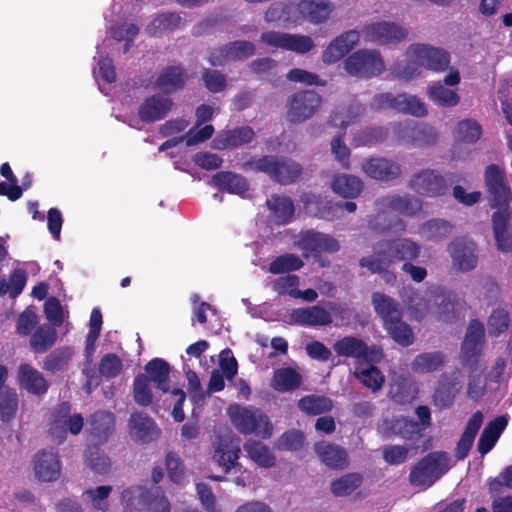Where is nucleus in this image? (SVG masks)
<instances>
[{
	"instance_id": "nucleus-63",
	"label": "nucleus",
	"mask_w": 512,
	"mask_h": 512,
	"mask_svg": "<svg viewBox=\"0 0 512 512\" xmlns=\"http://www.w3.org/2000/svg\"><path fill=\"white\" fill-rule=\"evenodd\" d=\"M458 138L466 143H475L482 134V128L477 121L465 119L457 125Z\"/></svg>"
},
{
	"instance_id": "nucleus-61",
	"label": "nucleus",
	"mask_w": 512,
	"mask_h": 512,
	"mask_svg": "<svg viewBox=\"0 0 512 512\" xmlns=\"http://www.w3.org/2000/svg\"><path fill=\"white\" fill-rule=\"evenodd\" d=\"M226 56L230 60H244L255 53V45L246 40H237L225 45Z\"/></svg>"
},
{
	"instance_id": "nucleus-9",
	"label": "nucleus",
	"mask_w": 512,
	"mask_h": 512,
	"mask_svg": "<svg viewBox=\"0 0 512 512\" xmlns=\"http://www.w3.org/2000/svg\"><path fill=\"white\" fill-rule=\"evenodd\" d=\"M484 182L490 195L491 207L497 211L508 209L512 200V191L506 182L505 169L497 164H490L484 171Z\"/></svg>"
},
{
	"instance_id": "nucleus-14",
	"label": "nucleus",
	"mask_w": 512,
	"mask_h": 512,
	"mask_svg": "<svg viewBox=\"0 0 512 512\" xmlns=\"http://www.w3.org/2000/svg\"><path fill=\"white\" fill-rule=\"evenodd\" d=\"M261 41L268 46L305 54L314 48L311 37L301 34H289L278 31H267L261 34Z\"/></svg>"
},
{
	"instance_id": "nucleus-18",
	"label": "nucleus",
	"mask_w": 512,
	"mask_h": 512,
	"mask_svg": "<svg viewBox=\"0 0 512 512\" xmlns=\"http://www.w3.org/2000/svg\"><path fill=\"white\" fill-rule=\"evenodd\" d=\"M410 52L413 53L422 67L442 72L448 69L450 64V55L441 48H436L428 44H412Z\"/></svg>"
},
{
	"instance_id": "nucleus-22",
	"label": "nucleus",
	"mask_w": 512,
	"mask_h": 512,
	"mask_svg": "<svg viewBox=\"0 0 512 512\" xmlns=\"http://www.w3.org/2000/svg\"><path fill=\"white\" fill-rule=\"evenodd\" d=\"M256 137V133L250 126H238L219 132L213 139V147L217 150L234 149L250 144Z\"/></svg>"
},
{
	"instance_id": "nucleus-36",
	"label": "nucleus",
	"mask_w": 512,
	"mask_h": 512,
	"mask_svg": "<svg viewBox=\"0 0 512 512\" xmlns=\"http://www.w3.org/2000/svg\"><path fill=\"white\" fill-rule=\"evenodd\" d=\"M215 187L230 194L243 195L249 189V183L245 177L231 171H220L212 177Z\"/></svg>"
},
{
	"instance_id": "nucleus-33",
	"label": "nucleus",
	"mask_w": 512,
	"mask_h": 512,
	"mask_svg": "<svg viewBox=\"0 0 512 512\" xmlns=\"http://www.w3.org/2000/svg\"><path fill=\"white\" fill-rule=\"evenodd\" d=\"M241 449L238 443L233 441H221L215 448L213 460L222 468L225 474L232 469L241 468L238 462Z\"/></svg>"
},
{
	"instance_id": "nucleus-60",
	"label": "nucleus",
	"mask_w": 512,
	"mask_h": 512,
	"mask_svg": "<svg viewBox=\"0 0 512 512\" xmlns=\"http://www.w3.org/2000/svg\"><path fill=\"white\" fill-rule=\"evenodd\" d=\"M487 324L490 336H500L509 327L510 317L508 312L503 308L494 309L488 318Z\"/></svg>"
},
{
	"instance_id": "nucleus-51",
	"label": "nucleus",
	"mask_w": 512,
	"mask_h": 512,
	"mask_svg": "<svg viewBox=\"0 0 512 512\" xmlns=\"http://www.w3.org/2000/svg\"><path fill=\"white\" fill-rule=\"evenodd\" d=\"M316 205V216L329 221L337 218L339 212H341L343 209L350 213L355 212L357 209L356 203L352 201L333 203L328 200H319L317 201Z\"/></svg>"
},
{
	"instance_id": "nucleus-12",
	"label": "nucleus",
	"mask_w": 512,
	"mask_h": 512,
	"mask_svg": "<svg viewBox=\"0 0 512 512\" xmlns=\"http://www.w3.org/2000/svg\"><path fill=\"white\" fill-rule=\"evenodd\" d=\"M409 187L417 194L436 198L449 192L447 179L435 169L424 168L414 173L409 181Z\"/></svg>"
},
{
	"instance_id": "nucleus-43",
	"label": "nucleus",
	"mask_w": 512,
	"mask_h": 512,
	"mask_svg": "<svg viewBox=\"0 0 512 512\" xmlns=\"http://www.w3.org/2000/svg\"><path fill=\"white\" fill-rule=\"evenodd\" d=\"M406 55V60L397 61L391 66L390 72L395 79L408 81L421 73L422 65L417 61L415 55L410 52V46Z\"/></svg>"
},
{
	"instance_id": "nucleus-3",
	"label": "nucleus",
	"mask_w": 512,
	"mask_h": 512,
	"mask_svg": "<svg viewBox=\"0 0 512 512\" xmlns=\"http://www.w3.org/2000/svg\"><path fill=\"white\" fill-rule=\"evenodd\" d=\"M245 171L261 172L272 181L282 185L295 183L301 176L303 168L295 160L277 155H264L260 158H251L242 164Z\"/></svg>"
},
{
	"instance_id": "nucleus-24",
	"label": "nucleus",
	"mask_w": 512,
	"mask_h": 512,
	"mask_svg": "<svg viewBox=\"0 0 512 512\" xmlns=\"http://www.w3.org/2000/svg\"><path fill=\"white\" fill-rule=\"evenodd\" d=\"M352 121L353 119L351 117L344 119L342 114L338 111L333 112L329 118V123L331 126H340L341 128V131H339L331 141V151L334 154L335 159L344 169L350 168V149L344 142V136L347 126Z\"/></svg>"
},
{
	"instance_id": "nucleus-45",
	"label": "nucleus",
	"mask_w": 512,
	"mask_h": 512,
	"mask_svg": "<svg viewBox=\"0 0 512 512\" xmlns=\"http://www.w3.org/2000/svg\"><path fill=\"white\" fill-rule=\"evenodd\" d=\"M244 450L248 457L264 468H271L275 465L276 458L271 453L270 449L261 441L248 440L244 444Z\"/></svg>"
},
{
	"instance_id": "nucleus-47",
	"label": "nucleus",
	"mask_w": 512,
	"mask_h": 512,
	"mask_svg": "<svg viewBox=\"0 0 512 512\" xmlns=\"http://www.w3.org/2000/svg\"><path fill=\"white\" fill-rule=\"evenodd\" d=\"M428 98L435 104L442 107H455L460 102V96L452 89L437 82L427 89Z\"/></svg>"
},
{
	"instance_id": "nucleus-17",
	"label": "nucleus",
	"mask_w": 512,
	"mask_h": 512,
	"mask_svg": "<svg viewBox=\"0 0 512 512\" xmlns=\"http://www.w3.org/2000/svg\"><path fill=\"white\" fill-rule=\"evenodd\" d=\"M35 476L43 482L57 481L61 475V462L58 450L41 449L33 457Z\"/></svg>"
},
{
	"instance_id": "nucleus-35",
	"label": "nucleus",
	"mask_w": 512,
	"mask_h": 512,
	"mask_svg": "<svg viewBox=\"0 0 512 512\" xmlns=\"http://www.w3.org/2000/svg\"><path fill=\"white\" fill-rule=\"evenodd\" d=\"M131 433L143 443L154 441L159 435L155 421L144 413H133L130 417Z\"/></svg>"
},
{
	"instance_id": "nucleus-46",
	"label": "nucleus",
	"mask_w": 512,
	"mask_h": 512,
	"mask_svg": "<svg viewBox=\"0 0 512 512\" xmlns=\"http://www.w3.org/2000/svg\"><path fill=\"white\" fill-rule=\"evenodd\" d=\"M363 476L358 472L347 473L331 482V492L336 497L351 495L363 483Z\"/></svg>"
},
{
	"instance_id": "nucleus-40",
	"label": "nucleus",
	"mask_w": 512,
	"mask_h": 512,
	"mask_svg": "<svg viewBox=\"0 0 512 512\" xmlns=\"http://www.w3.org/2000/svg\"><path fill=\"white\" fill-rule=\"evenodd\" d=\"M302 383L301 374L292 367H283L274 371L272 387L274 390L284 393L296 390Z\"/></svg>"
},
{
	"instance_id": "nucleus-8",
	"label": "nucleus",
	"mask_w": 512,
	"mask_h": 512,
	"mask_svg": "<svg viewBox=\"0 0 512 512\" xmlns=\"http://www.w3.org/2000/svg\"><path fill=\"white\" fill-rule=\"evenodd\" d=\"M322 105L321 96L314 90H302L286 101V117L290 123L300 124L312 118Z\"/></svg>"
},
{
	"instance_id": "nucleus-11",
	"label": "nucleus",
	"mask_w": 512,
	"mask_h": 512,
	"mask_svg": "<svg viewBox=\"0 0 512 512\" xmlns=\"http://www.w3.org/2000/svg\"><path fill=\"white\" fill-rule=\"evenodd\" d=\"M333 350L339 357L354 358L367 363H378L382 358V350L376 345L367 343L356 336H345L333 344Z\"/></svg>"
},
{
	"instance_id": "nucleus-32",
	"label": "nucleus",
	"mask_w": 512,
	"mask_h": 512,
	"mask_svg": "<svg viewBox=\"0 0 512 512\" xmlns=\"http://www.w3.org/2000/svg\"><path fill=\"white\" fill-rule=\"evenodd\" d=\"M483 424V414L481 411H476L472 414L468 420L465 429L457 443L455 449V458L457 460H463L469 454L475 437Z\"/></svg>"
},
{
	"instance_id": "nucleus-15",
	"label": "nucleus",
	"mask_w": 512,
	"mask_h": 512,
	"mask_svg": "<svg viewBox=\"0 0 512 512\" xmlns=\"http://www.w3.org/2000/svg\"><path fill=\"white\" fill-rule=\"evenodd\" d=\"M452 264L461 272L474 270L478 265V249L474 241L457 237L448 245Z\"/></svg>"
},
{
	"instance_id": "nucleus-5",
	"label": "nucleus",
	"mask_w": 512,
	"mask_h": 512,
	"mask_svg": "<svg viewBox=\"0 0 512 512\" xmlns=\"http://www.w3.org/2000/svg\"><path fill=\"white\" fill-rule=\"evenodd\" d=\"M370 107L379 111L392 109L398 113L414 117H425L428 114L425 103L416 95L400 93L394 95L391 92L376 94L372 97Z\"/></svg>"
},
{
	"instance_id": "nucleus-4",
	"label": "nucleus",
	"mask_w": 512,
	"mask_h": 512,
	"mask_svg": "<svg viewBox=\"0 0 512 512\" xmlns=\"http://www.w3.org/2000/svg\"><path fill=\"white\" fill-rule=\"evenodd\" d=\"M449 470L446 452H430L421 458L409 473V482L415 487H431Z\"/></svg>"
},
{
	"instance_id": "nucleus-48",
	"label": "nucleus",
	"mask_w": 512,
	"mask_h": 512,
	"mask_svg": "<svg viewBox=\"0 0 512 512\" xmlns=\"http://www.w3.org/2000/svg\"><path fill=\"white\" fill-rule=\"evenodd\" d=\"M73 355L70 347H59L51 351L43 361V369L50 373H57L64 370Z\"/></svg>"
},
{
	"instance_id": "nucleus-20",
	"label": "nucleus",
	"mask_w": 512,
	"mask_h": 512,
	"mask_svg": "<svg viewBox=\"0 0 512 512\" xmlns=\"http://www.w3.org/2000/svg\"><path fill=\"white\" fill-rule=\"evenodd\" d=\"M173 107V100L161 94H153L143 100L138 116L143 123H154L164 119Z\"/></svg>"
},
{
	"instance_id": "nucleus-23",
	"label": "nucleus",
	"mask_w": 512,
	"mask_h": 512,
	"mask_svg": "<svg viewBox=\"0 0 512 512\" xmlns=\"http://www.w3.org/2000/svg\"><path fill=\"white\" fill-rule=\"evenodd\" d=\"M335 10V4L330 0H299L297 11L302 19L320 25L326 23Z\"/></svg>"
},
{
	"instance_id": "nucleus-56",
	"label": "nucleus",
	"mask_w": 512,
	"mask_h": 512,
	"mask_svg": "<svg viewBox=\"0 0 512 512\" xmlns=\"http://www.w3.org/2000/svg\"><path fill=\"white\" fill-rule=\"evenodd\" d=\"M377 213L368 220V228L376 234L389 232L392 227V219L389 215L390 208H384L378 204V199L374 203Z\"/></svg>"
},
{
	"instance_id": "nucleus-16",
	"label": "nucleus",
	"mask_w": 512,
	"mask_h": 512,
	"mask_svg": "<svg viewBox=\"0 0 512 512\" xmlns=\"http://www.w3.org/2000/svg\"><path fill=\"white\" fill-rule=\"evenodd\" d=\"M298 245L304 257H317L323 252L335 253L340 249L338 240L333 236L312 230L300 234Z\"/></svg>"
},
{
	"instance_id": "nucleus-34",
	"label": "nucleus",
	"mask_w": 512,
	"mask_h": 512,
	"mask_svg": "<svg viewBox=\"0 0 512 512\" xmlns=\"http://www.w3.org/2000/svg\"><path fill=\"white\" fill-rule=\"evenodd\" d=\"M507 424L508 419L505 416H498L486 425L477 444L478 452L481 455L487 454L494 448Z\"/></svg>"
},
{
	"instance_id": "nucleus-38",
	"label": "nucleus",
	"mask_w": 512,
	"mask_h": 512,
	"mask_svg": "<svg viewBox=\"0 0 512 512\" xmlns=\"http://www.w3.org/2000/svg\"><path fill=\"white\" fill-rule=\"evenodd\" d=\"M57 340V331L50 324H43L30 335L29 346L36 354H43L49 351Z\"/></svg>"
},
{
	"instance_id": "nucleus-64",
	"label": "nucleus",
	"mask_w": 512,
	"mask_h": 512,
	"mask_svg": "<svg viewBox=\"0 0 512 512\" xmlns=\"http://www.w3.org/2000/svg\"><path fill=\"white\" fill-rule=\"evenodd\" d=\"M409 135L412 139L421 145H432L437 141V133L435 129L425 124H415L407 127Z\"/></svg>"
},
{
	"instance_id": "nucleus-58",
	"label": "nucleus",
	"mask_w": 512,
	"mask_h": 512,
	"mask_svg": "<svg viewBox=\"0 0 512 512\" xmlns=\"http://www.w3.org/2000/svg\"><path fill=\"white\" fill-rule=\"evenodd\" d=\"M39 324V317L32 306L27 307L19 314L16 320V334L21 337L30 336Z\"/></svg>"
},
{
	"instance_id": "nucleus-25",
	"label": "nucleus",
	"mask_w": 512,
	"mask_h": 512,
	"mask_svg": "<svg viewBox=\"0 0 512 512\" xmlns=\"http://www.w3.org/2000/svg\"><path fill=\"white\" fill-rule=\"evenodd\" d=\"M511 213L508 209L495 211L492 214V230L498 251L512 253V231L510 230Z\"/></svg>"
},
{
	"instance_id": "nucleus-59",
	"label": "nucleus",
	"mask_w": 512,
	"mask_h": 512,
	"mask_svg": "<svg viewBox=\"0 0 512 512\" xmlns=\"http://www.w3.org/2000/svg\"><path fill=\"white\" fill-rule=\"evenodd\" d=\"M305 441L304 433L300 430L291 429L285 431L276 441L275 447L279 451H299Z\"/></svg>"
},
{
	"instance_id": "nucleus-7",
	"label": "nucleus",
	"mask_w": 512,
	"mask_h": 512,
	"mask_svg": "<svg viewBox=\"0 0 512 512\" xmlns=\"http://www.w3.org/2000/svg\"><path fill=\"white\" fill-rule=\"evenodd\" d=\"M344 68L351 76L368 79L380 75L385 64L379 51L360 49L345 59Z\"/></svg>"
},
{
	"instance_id": "nucleus-41",
	"label": "nucleus",
	"mask_w": 512,
	"mask_h": 512,
	"mask_svg": "<svg viewBox=\"0 0 512 512\" xmlns=\"http://www.w3.org/2000/svg\"><path fill=\"white\" fill-rule=\"evenodd\" d=\"M332 190L343 198L353 199L360 195L363 190V182L353 175H338L331 183Z\"/></svg>"
},
{
	"instance_id": "nucleus-55",
	"label": "nucleus",
	"mask_w": 512,
	"mask_h": 512,
	"mask_svg": "<svg viewBox=\"0 0 512 512\" xmlns=\"http://www.w3.org/2000/svg\"><path fill=\"white\" fill-rule=\"evenodd\" d=\"M133 397L135 402L147 407L153 402V394L150 388V378L144 374L139 373L133 381Z\"/></svg>"
},
{
	"instance_id": "nucleus-44",
	"label": "nucleus",
	"mask_w": 512,
	"mask_h": 512,
	"mask_svg": "<svg viewBox=\"0 0 512 512\" xmlns=\"http://www.w3.org/2000/svg\"><path fill=\"white\" fill-rule=\"evenodd\" d=\"M444 358V354L440 351L421 353L412 361L411 369L418 374L431 373L443 366Z\"/></svg>"
},
{
	"instance_id": "nucleus-30",
	"label": "nucleus",
	"mask_w": 512,
	"mask_h": 512,
	"mask_svg": "<svg viewBox=\"0 0 512 512\" xmlns=\"http://www.w3.org/2000/svg\"><path fill=\"white\" fill-rule=\"evenodd\" d=\"M186 71L180 65L167 66L161 70L154 83V88L165 94H171L184 88Z\"/></svg>"
},
{
	"instance_id": "nucleus-2",
	"label": "nucleus",
	"mask_w": 512,
	"mask_h": 512,
	"mask_svg": "<svg viewBox=\"0 0 512 512\" xmlns=\"http://www.w3.org/2000/svg\"><path fill=\"white\" fill-rule=\"evenodd\" d=\"M372 304L376 314L383 321L385 330L396 343L403 347L413 344V330L402 320L403 312L398 301L384 293L374 292Z\"/></svg>"
},
{
	"instance_id": "nucleus-31",
	"label": "nucleus",
	"mask_w": 512,
	"mask_h": 512,
	"mask_svg": "<svg viewBox=\"0 0 512 512\" xmlns=\"http://www.w3.org/2000/svg\"><path fill=\"white\" fill-rule=\"evenodd\" d=\"M378 204L406 216H413L422 210V201L411 195L384 196L378 199Z\"/></svg>"
},
{
	"instance_id": "nucleus-57",
	"label": "nucleus",
	"mask_w": 512,
	"mask_h": 512,
	"mask_svg": "<svg viewBox=\"0 0 512 512\" xmlns=\"http://www.w3.org/2000/svg\"><path fill=\"white\" fill-rule=\"evenodd\" d=\"M355 377L367 388L373 392L380 390L385 382L382 372L374 365L368 368L356 369Z\"/></svg>"
},
{
	"instance_id": "nucleus-54",
	"label": "nucleus",
	"mask_w": 512,
	"mask_h": 512,
	"mask_svg": "<svg viewBox=\"0 0 512 512\" xmlns=\"http://www.w3.org/2000/svg\"><path fill=\"white\" fill-rule=\"evenodd\" d=\"M388 135L389 131L384 126L366 127L357 133L355 142L358 146H374L384 142Z\"/></svg>"
},
{
	"instance_id": "nucleus-6",
	"label": "nucleus",
	"mask_w": 512,
	"mask_h": 512,
	"mask_svg": "<svg viewBox=\"0 0 512 512\" xmlns=\"http://www.w3.org/2000/svg\"><path fill=\"white\" fill-rule=\"evenodd\" d=\"M234 427L244 435L255 434L261 438H269L273 425L269 417L258 408L237 406L230 412Z\"/></svg>"
},
{
	"instance_id": "nucleus-62",
	"label": "nucleus",
	"mask_w": 512,
	"mask_h": 512,
	"mask_svg": "<svg viewBox=\"0 0 512 512\" xmlns=\"http://www.w3.org/2000/svg\"><path fill=\"white\" fill-rule=\"evenodd\" d=\"M122 367V361L118 355L107 353L100 359L99 373L107 379H113L120 375Z\"/></svg>"
},
{
	"instance_id": "nucleus-37",
	"label": "nucleus",
	"mask_w": 512,
	"mask_h": 512,
	"mask_svg": "<svg viewBox=\"0 0 512 512\" xmlns=\"http://www.w3.org/2000/svg\"><path fill=\"white\" fill-rule=\"evenodd\" d=\"M152 495L150 490L142 486H132L124 489L121 502L125 512H141L147 509Z\"/></svg>"
},
{
	"instance_id": "nucleus-28",
	"label": "nucleus",
	"mask_w": 512,
	"mask_h": 512,
	"mask_svg": "<svg viewBox=\"0 0 512 512\" xmlns=\"http://www.w3.org/2000/svg\"><path fill=\"white\" fill-rule=\"evenodd\" d=\"M290 318L293 323L306 327L327 326L332 323L330 312L319 305L295 308Z\"/></svg>"
},
{
	"instance_id": "nucleus-13",
	"label": "nucleus",
	"mask_w": 512,
	"mask_h": 512,
	"mask_svg": "<svg viewBox=\"0 0 512 512\" xmlns=\"http://www.w3.org/2000/svg\"><path fill=\"white\" fill-rule=\"evenodd\" d=\"M362 34L366 42L389 45L405 40L408 30L394 22L380 21L365 25Z\"/></svg>"
},
{
	"instance_id": "nucleus-27",
	"label": "nucleus",
	"mask_w": 512,
	"mask_h": 512,
	"mask_svg": "<svg viewBox=\"0 0 512 512\" xmlns=\"http://www.w3.org/2000/svg\"><path fill=\"white\" fill-rule=\"evenodd\" d=\"M115 427V416L108 411H96L88 420V432L95 444H105Z\"/></svg>"
},
{
	"instance_id": "nucleus-1",
	"label": "nucleus",
	"mask_w": 512,
	"mask_h": 512,
	"mask_svg": "<svg viewBox=\"0 0 512 512\" xmlns=\"http://www.w3.org/2000/svg\"><path fill=\"white\" fill-rule=\"evenodd\" d=\"M420 253L421 246L408 238L383 239L373 245V255L359 260V266L369 272H380L399 262H413Z\"/></svg>"
},
{
	"instance_id": "nucleus-39",
	"label": "nucleus",
	"mask_w": 512,
	"mask_h": 512,
	"mask_svg": "<svg viewBox=\"0 0 512 512\" xmlns=\"http://www.w3.org/2000/svg\"><path fill=\"white\" fill-rule=\"evenodd\" d=\"M150 382H154L156 388L163 393L169 391L170 365L162 358L150 360L144 367Z\"/></svg>"
},
{
	"instance_id": "nucleus-10",
	"label": "nucleus",
	"mask_w": 512,
	"mask_h": 512,
	"mask_svg": "<svg viewBox=\"0 0 512 512\" xmlns=\"http://www.w3.org/2000/svg\"><path fill=\"white\" fill-rule=\"evenodd\" d=\"M485 339V328L478 319L469 322L464 340L461 344L460 361L462 366L472 371L477 370L479 359L482 355Z\"/></svg>"
},
{
	"instance_id": "nucleus-29",
	"label": "nucleus",
	"mask_w": 512,
	"mask_h": 512,
	"mask_svg": "<svg viewBox=\"0 0 512 512\" xmlns=\"http://www.w3.org/2000/svg\"><path fill=\"white\" fill-rule=\"evenodd\" d=\"M314 451L320 460L331 469L343 470L349 465L347 451L339 445L321 441L314 445Z\"/></svg>"
},
{
	"instance_id": "nucleus-21",
	"label": "nucleus",
	"mask_w": 512,
	"mask_h": 512,
	"mask_svg": "<svg viewBox=\"0 0 512 512\" xmlns=\"http://www.w3.org/2000/svg\"><path fill=\"white\" fill-rule=\"evenodd\" d=\"M357 30H348L333 39L323 51L321 59L325 64H334L348 54L359 42Z\"/></svg>"
},
{
	"instance_id": "nucleus-49",
	"label": "nucleus",
	"mask_w": 512,
	"mask_h": 512,
	"mask_svg": "<svg viewBox=\"0 0 512 512\" xmlns=\"http://www.w3.org/2000/svg\"><path fill=\"white\" fill-rule=\"evenodd\" d=\"M267 206L273 211L281 224H287L292 220L295 212L294 204L289 197L272 195L267 200Z\"/></svg>"
},
{
	"instance_id": "nucleus-50",
	"label": "nucleus",
	"mask_w": 512,
	"mask_h": 512,
	"mask_svg": "<svg viewBox=\"0 0 512 512\" xmlns=\"http://www.w3.org/2000/svg\"><path fill=\"white\" fill-rule=\"evenodd\" d=\"M298 407L307 415H319L329 412L333 402L326 396L307 395L299 400Z\"/></svg>"
},
{
	"instance_id": "nucleus-26",
	"label": "nucleus",
	"mask_w": 512,
	"mask_h": 512,
	"mask_svg": "<svg viewBox=\"0 0 512 512\" xmlns=\"http://www.w3.org/2000/svg\"><path fill=\"white\" fill-rule=\"evenodd\" d=\"M17 382L20 388L37 396L44 395L49 388V384L42 373L28 363H21L18 366Z\"/></svg>"
},
{
	"instance_id": "nucleus-52",
	"label": "nucleus",
	"mask_w": 512,
	"mask_h": 512,
	"mask_svg": "<svg viewBox=\"0 0 512 512\" xmlns=\"http://www.w3.org/2000/svg\"><path fill=\"white\" fill-rule=\"evenodd\" d=\"M18 410V395L15 389L5 387L0 390V420L10 422Z\"/></svg>"
},
{
	"instance_id": "nucleus-53",
	"label": "nucleus",
	"mask_w": 512,
	"mask_h": 512,
	"mask_svg": "<svg viewBox=\"0 0 512 512\" xmlns=\"http://www.w3.org/2000/svg\"><path fill=\"white\" fill-rule=\"evenodd\" d=\"M304 266L302 259L295 255L286 253L276 257L270 264L268 271L271 274L279 275L300 270Z\"/></svg>"
},
{
	"instance_id": "nucleus-19",
	"label": "nucleus",
	"mask_w": 512,
	"mask_h": 512,
	"mask_svg": "<svg viewBox=\"0 0 512 512\" xmlns=\"http://www.w3.org/2000/svg\"><path fill=\"white\" fill-rule=\"evenodd\" d=\"M362 170L371 179L389 182L402 174L401 166L394 160L385 157H371L362 163Z\"/></svg>"
},
{
	"instance_id": "nucleus-42",
	"label": "nucleus",
	"mask_w": 512,
	"mask_h": 512,
	"mask_svg": "<svg viewBox=\"0 0 512 512\" xmlns=\"http://www.w3.org/2000/svg\"><path fill=\"white\" fill-rule=\"evenodd\" d=\"M85 465L96 474H107L111 469V461L99 444L88 445L84 452Z\"/></svg>"
}]
</instances>
